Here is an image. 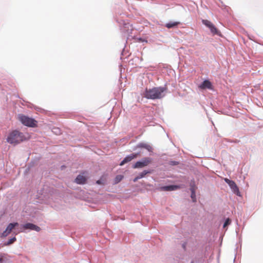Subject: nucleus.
<instances>
[{
    "instance_id": "ddd939ff",
    "label": "nucleus",
    "mask_w": 263,
    "mask_h": 263,
    "mask_svg": "<svg viewBox=\"0 0 263 263\" xmlns=\"http://www.w3.org/2000/svg\"><path fill=\"white\" fill-rule=\"evenodd\" d=\"M200 87L201 89H205V88H209L211 89L212 88V84L211 83L208 81V80H204L200 86Z\"/></svg>"
},
{
    "instance_id": "dca6fc26",
    "label": "nucleus",
    "mask_w": 263,
    "mask_h": 263,
    "mask_svg": "<svg viewBox=\"0 0 263 263\" xmlns=\"http://www.w3.org/2000/svg\"><path fill=\"white\" fill-rule=\"evenodd\" d=\"M123 178V176L122 175H117L116 177L115 178V183H118L120 181H121Z\"/></svg>"
},
{
    "instance_id": "f257e3e1",
    "label": "nucleus",
    "mask_w": 263,
    "mask_h": 263,
    "mask_svg": "<svg viewBox=\"0 0 263 263\" xmlns=\"http://www.w3.org/2000/svg\"><path fill=\"white\" fill-rule=\"evenodd\" d=\"M165 91L164 87H154L152 89H146L144 95L148 99H158L164 96Z\"/></svg>"
},
{
    "instance_id": "4468645a",
    "label": "nucleus",
    "mask_w": 263,
    "mask_h": 263,
    "mask_svg": "<svg viewBox=\"0 0 263 263\" xmlns=\"http://www.w3.org/2000/svg\"><path fill=\"white\" fill-rule=\"evenodd\" d=\"M86 178L82 175H78L76 178L75 181L78 184H83L86 182Z\"/></svg>"
},
{
    "instance_id": "2eb2a0df",
    "label": "nucleus",
    "mask_w": 263,
    "mask_h": 263,
    "mask_svg": "<svg viewBox=\"0 0 263 263\" xmlns=\"http://www.w3.org/2000/svg\"><path fill=\"white\" fill-rule=\"evenodd\" d=\"M179 24V22L168 23L165 25V26L168 28H171L177 26Z\"/></svg>"
},
{
    "instance_id": "6ab92c4d",
    "label": "nucleus",
    "mask_w": 263,
    "mask_h": 263,
    "mask_svg": "<svg viewBox=\"0 0 263 263\" xmlns=\"http://www.w3.org/2000/svg\"><path fill=\"white\" fill-rule=\"evenodd\" d=\"M16 241V238L15 237L10 239L6 243V245H10L13 243L14 241Z\"/></svg>"
},
{
    "instance_id": "39448f33",
    "label": "nucleus",
    "mask_w": 263,
    "mask_h": 263,
    "mask_svg": "<svg viewBox=\"0 0 263 263\" xmlns=\"http://www.w3.org/2000/svg\"><path fill=\"white\" fill-rule=\"evenodd\" d=\"M202 23L206 26L207 27H208L210 30L211 32L213 34H219V31L216 28V27L214 26V25L210 21L207 20H202Z\"/></svg>"
},
{
    "instance_id": "4be33fe9",
    "label": "nucleus",
    "mask_w": 263,
    "mask_h": 263,
    "mask_svg": "<svg viewBox=\"0 0 263 263\" xmlns=\"http://www.w3.org/2000/svg\"><path fill=\"white\" fill-rule=\"evenodd\" d=\"M170 164H172V165H175L176 163L175 162L172 161V162H171Z\"/></svg>"
},
{
    "instance_id": "6e6552de",
    "label": "nucleus",
    "mask_w": 263,
    "mask_h": 263,
    "mask_svg": "<svg viewBox=\"0 0 263 263\" xmlns=\"http://www.w3.org/2000/svg\"><path fill=\"white\" fill-rule=\"evenodd\" d=\"M23 228L25 229H30L37 232H39L41 230V228L31 223H27L24 224Z\"/></svg>"
},
{
    "instance_id": "20e7f679",
    "label": "nucleus",
    "mask_w": 263,
    "mask_h": 263,
    "mask_svg": "<svg viewBox=\"0 0 263 263\" xmlns=\"http://www.w3.org/2000/svg\"><path fill=\"white\" fill-rule=\"evenodd\" d=\"M152 162V159L148 157H145L140 161H137L133 166L134 168H142L147 166Z\"/></svg>"
},
{
    "instance_id": "9d476101",
    "label": "nucleus",
    "mask_w": 263,
    "mask_h": 263,
    "mask_svg": "<svg viewBox=\"0 0 263 263\" xmlns=\"http://www.w3.org/2000/svg\"><path fill=\"white\" fill-rule=\"evenodd\" d=\"M179 187L178 185H171L161 187V190L164 191H172L179 189Z\"/></svg>"
},
{
    "instance_id": "1a4fd4ad",
    "label": "nucleus",
    "mask_w": 263,
    "mask_h": 263,
    "mask_svg": "<svg viewBox=\"0 0 263 263\" xmlns=\"http://www.w3.org/2000/svg\"><path fill=\"white\" fill-rule=\"evenodd\" d=\"M196 189H197V187L195 185L194 183H193V184H191V187H190V190L191 192V197L192 198V201L194 202H196V193H195Z\"/></svg>"
},
{
    "instance_id": "7ed1b4c3",
    "label": "nucleus",
    "mask_w": 263,
    "mask_h": 263,
    "mask_svg": "<svg viewBox=\"0 0 263 263\" xmlns=\"http://www.w3.org/2000/svg\"><path fill=\"white\" fill-rule=\"evenodd\" d=\"M17 119L23 125L25 126L32 127L36 126L37 121L28 116L20 114L17 116Z\"/></svg>"
},
{
    "instance_id": "a211bd4d",
    "label": "nucleus",
    "mask_w": 263,
    "mask_h": 263,
    "mask_svg": "<svg viewBox=\"0 0 263 263\" xmlns=\"http://www.w3.org/2000/svg\"><path fill=\"white\" fill-rule=\"evenodd\" d=\"M148 173H149V172H148L147 171H144L143 172H141V173H140L139 174V175H138L139 178H140L141 179V178L144 177Z\"/></svg>"
},
{
    "instance_id": "423d86ee",
    "label": "nucleus",
    "mask_w": 263,
    "mask_h": 263,
    "mask_svg": "<svg viewBox=\"0 0 263 263\" xmlns=\"http://www.w3.org/2000/svg\"><path fill=\"white\" fill-rule=\"evenodd\" d=\"M138 153H134L127 156L121 161V162L120 164V165L122 166L124 164L131 161L134 159L136 158L138 156Z\"/></svg>"
},
{
    "instance_id": "f3484780",
    "label": "nucleus",
    "mask_w": 263,
    "mask_h": 263,
    "mask_svg": "<svg viewBox=\"0 0 263 263\" xmlns=\"http://www.w3.org/2000/svg\"><path fill=\"white\" fill-rule=\"evenodd\" d=\"M231 222V220L229 218H227L224 223V224L223 226V228H226L228 225L230 224Z\"/></svg>"
},
{
    "instance_id": "5701e85b",
    "label": "nucleus",
    "mask_w": 263,
    "mask_h": 263,
    "mask_svg": "<svg viewBox=\"0 0 263 263\" xmlns=\"http://www.w3.org/2000/svg\"><path fill=\"white\" fill-rule=\"evenodd\" d=\"M97 184H101V181H100V180H98V181H97Z\"/></svg>"
},
{
    "instance_id": "0eeeda50",
    "label": "nucleus",
    "mask_w": 263,
    "mask_h": 263,
    "mask_svg": "<svg viewBox=\"0 0 263 263\" xmlns=\"http://www.w3.org/2000/svg\"><path fill=\"white\" fill-rule=\"evenodd\" d=\"M18 225V223H11L7 227L6 230L2 233V236L6 237L9 235L14 229V228Z\"/></svg>"
},
{
    "instance_id": "412c9836",
    "label": "nucleus",
    "mask_w": 263,
    "mask_h": 263,
    "mask_svg": "<svg viewBox=\"0 0 263 263\" xmlns=\"http://www.w3.org/2000/svg\"><path fill=\"white\" fill-rule=\"evenodd\" d=\"M140 179V178H139V176H137L134 179V182H136L138 179Z\"/></svg>"
},
{
    "instance_id": "aec40b11",
    "label": "nucleus",
    "mask_w": 263,
    "mask_h": 263,
    "mask_svg": "<svg viewBox=\"0 0 263 263\" xmlns=\"http://www.w3.org/2000/svg\"><path fill=\"white\" fill-rule=\"evenodd\" d=\"M224 181H226V183H227L228 184H230L231 182L232 181V180H229V179L228 178H225L224 179Z\"/></svg>"
},
{
    "instance_id": "9b49d317",
    "label": "nucleus",
    "mask_w": 263,
    "mask_h": 263,
    "mask_svg": "<svg viewBox=\"0 0 263 263\" xmlns=\"http://www.w3.org/2000/svg\"><path fill=\"white\" fill-rule=\"evenodd\" d=\"M229 185L230 186V187L235 194H236L238 196H240L239 189L234 181H232L231 183L230 184H229Z\"/></svg>"
},
{
    "instance_id": "f8f14e48",
    "label": "nucleus",
    "mask_w": 263,
    "mask_h": 263,
    "mask_svg": "<svg viewBox=\"0 0 263 263\" xmlns=\"http://www.w3.org/2000/svg\"><path fill=\"white\" fill-rule=\"evenodd\" d=\"M137 147H139V148H145L146 149H147L149 152H151L153 151L152 147L150 145H149L148 144H146V143H139Z\"/></svg>"
},
{
    "instance_id": "f03ea898",
    "label": "nucleus",
    "mask_w": 263,
    "mask_h": 263,
    "mask_svg": "<svg viewBox=\"0 0 263 263\" xmlns=\"http://www.w3.org/2000/svg\"><path fill=\"white\" fill-rule=\"evenodd\" d=\"M26 140L27 138L23 134L17 130L10 133L7 138V141L13 145L17 144Z\"/></svg>"
},
{
    "instance_id": "b1692460",
    "label": "nucleus",
    "mask_w": 263,
    "mask_h": 263,
    "mask_svg": "<svg viewBox=\"0 0 263 263\" xmlns=\"http://www.w3.org/2000/svg\"><path fill=\"white\" fill-rule=\"evenodd\" d=\"M191 263H194L193 261H192Z\"/></svg>"
}]
</instances>
